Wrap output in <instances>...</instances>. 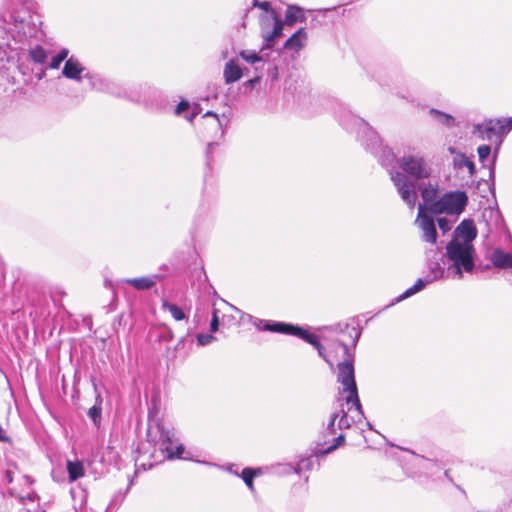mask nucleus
I'll return each instance as SVG.
<instances>
[{"instance_id": "3c124183", "label": "nucleus", "mask_w": 512, "mask_h": 512, "mask_svg": "<svg viewBox=\"0 0 512 512\" xmlns=\"http://www.w3.org/2000/svg\"><path fill=\"white\" fill-rule=\"evenodd\" d=\"M2 46V43H0V47Z\"/></svg>"}, {"instance_id": "423d86ee", "label": "nucleus", "mask_w": 512, "mask_h": 512, "mask_svg": "<svg viewBox=\"0 0 512 512\" xmlns=\"http://www.w3.org/2000/svg\"><path fill=\"white\" fill-rule=\"evenodd\" d=\"M91 90L112 95L118 98H127V89L118 81L96 71H87L84 74Z\"/></svg>"}, {"instance_id": "37998d69", "label": "nucleus", "mask_w": 512, "mask_h": 512, "mask_svg": "<svg viewBox=\"0 0 512 512\" xmlns=\"http://www.w3.org/2000/svg\"><path fill=\"white\" fill-rule=\"evenodd\" d=\"M4 481L7 484L12 483V481H13V472L11 470H6L5 471V473H4Z\"/></svg>"}, {"instance_id": "473e14b6", "label": "nucleus", "mask_w": 512, "mask_h": 512, "mask_svg": "<svg viewBox=\"0 0 512 512\" xmlns=\"http://www.w3.org/2000/svg\"><path fill=\"white\" fill-rule=\"evenodd\" d=\"M449 151H450L451 155H455L453 160H463V161H466V160H470V158L473 157L472 154H471V156H467L464 153L457 152L454 147H449Z\"/></svg>"}, {"instance_id": "2f4dec72", "label": "nucleus", "mask_w": 512, "mask_h": 512, "mask_svg": "<svg viewBox=\"0 0 512 512\" xmlns=\"http://www.w3.org/2000/svg\"><path fill=\"white\" fill-rule=\"evenodd\" d=\"M89 417L93 420V422L98 425L101 419V407L94 405L88 411Z\"/></svg>"}, {"instance_id": "39448f33", "label": "nucleus", "mask_w": 512, "mask_h": 512, "mask_svg": "<svg viewBox=\"0 0 512 512\" xmlns=\"http://www.w3.org/2000/svg\"><path fill=\"white\" fill-rule=\"evenodd\" d=\"M255 7L263 10V14L260 16L263 40L267 47H273L275 39L282 35L283 22L279 19L277 13L271 8V4L268 1L260 2L258 0H253L252 6L245 12L244 19Z\"/></svg>"}, {"instance_id": "f8f14e48", "label": "nucleus", "mask_w": 512, "mask_h": 512, "mask_svg": "<svg viewBox=\"0 0 512 512\" xmlns=\"http://www.w3.org/2000/svg\"><path fill=\"white\" fill-rule=\"evenodd\" d=\"M482 217L490 232L500 231L504 228V221L498 209L492 207L486 208L482 213Z\"/></svg>"}, {"instance_id": "6e6552de", "label": "nucleus", "mask_w": 512, "mask_h": 512, "mask_svg": "<svg viewBox=\"0 0 512 512\" xmlns=\"http://www.w3.org/2000/svg\"><path fill=\"white\" fill-rule=\"evenodd\" d=\"M264 329L272 331V332H278V333H283V334H290V335H294V336L300 337L301 339H303V340L307 341L308 343L312 344L318 350L319 355L321 357H323V359L326 362L330 363L328 361V359L326 358L325 354H324V348L320 344L317 336L308 333L307 331L303 330L302 328H300L298 326L291 325V324L274 323L272 325L266 324Z\"/></svg>"}, {"instance_id": "9b49d317", "label": "nucleus", "mask_w": 512, "mask_h": 512, "mask_svg": "<svg viewBox=\"0 0 512 512\" xmlns=\"http://www.w3.org/2000/svg\"><path fill=\"white\" fill-rule=\"evenodd\" d=\"M88 70L83 63L74 55L70 56L64 63L62 75L70 80L81 82Z\"/></svg>"}, {"instance_id": "e433bc0d", "label": "nucleus", "mask_w": 512, "mask_h": 512, "mask_svg": "<svg viewBox=\"0 0 512 512\" xmlns=\"http://www.w3.org/2000/svg\"><path fill=\"white\" fill-rule=\"evenodd\" d=\"M188 108H189V103L185 100H182L176 106L175 114L181 115L184 111L188 110Z\"/></svg>"}, {"instance_id": "ddd939ff", "label": "nucleus", "mask_w": 512, "mask_h": 512, "mask_svg": "<svg viewBox=\"0 0 512 512\" xmlns=\"http://www.w3.org/2000/svg\"><path fill=\"white\" fill-rule=\"evenodd\" d=\"M477 235V231L473 221L463 220L454 232L453 239H459L461 241H467L472 243Z\"/></svg>"}, {"instance_id": "49530a36", "label": "nucleus", "mask_w": 512, "mask_h": 512, "mask_svg": "<svg viewBox=\"0 0 512 512\" xmlns=\"http://www.w3.org/2000/svg\"><path fill=\"white\" fill-rule=\"evenodd\" d=\"M195 116H196V113H191L190 115L186 116V119L191 122Z\"/></svg>"}, {"instance_id": "c03bdc74", "label": "nucleus", "mask_w": 512, "mask_h": 512, "mask_svg": "<svg viewBox=\"0 0 512 512\" xmlns=\"http://www.w3.org/2000/svg\"><path fill=\"white\" fill-rule=\"evenodd\" d=\"M254 70L257 72V75L263 76L264 71H266V67L261 68V64L253 65Z\"/></svg>"}, {"instance_id": "5701e85b", "label": "nucleus", "mask_w": 512, "mask_h": 512, "mask_svg": "<svg viewBox=\"0 0 512 512\" xmlns=\"http://www.w3.org/2000/svg\"><path fill=\"white\" fill-rule=\"evenodd\" d=\"M47 56L48 55L46 50L40 45H36L35 47L29 49V57L34 63L41 65L46 63Z\"/></svg>"}, {"instance_id": "20e7f679", "label": "nucleus", "mask_w": 512, "mask_h": 512, "mask_svg": "<svg viewBox=\"0 0 512 512\" xmlns=\"http://www.w3.org/2000/svg\"><path fill=\"white\" fill-rule=\"evenodd\" d=\"M340 346L342 347L346 358L343 360V362L338 364L337 380L343 386L342 393H347L346 397L344 398L346 404H351L354 406L358 415L363 417L362 406L359 400L355 382L353 357L350 354L349 347L346 344L341 343Z\"/></svg>"}, {"instance_id": "de8ad7c7", "label": "nucleus", "mask_w": 512, "mask_h": 512, "mask_svg": "<svg viewBox=\"0 0 512 512\" xmlns=\"http://www.w3.org/2000/svg\"><path fill=\"white\" fill-rule=\"evenodd\" d=\"M44 75H45V70L41 69V72L37 74V78L40 80L43 78Z\"/></svg>"}, {"instance_id": "b1692460", "label": "nucleus", "mask_w": 512, "mask_h": 512, "mask_svg": "<svg viewBox=\"0 0 512 512\" xmlns=\"http://www.w3.org/2000/svg\"><path fill=\"white\" fill-rule=\"evenodd\" d=\"M201 119L204 121L203 125H209L211 128L216 130H222V122L219 119L218 115L212 111H207ZM223 131H221V134Z\"/></svg>"}, {"instance_id": "f704fd0d", "label": "nucleus", "mask_w": 512, "mask_h": 512, "mask_svg": "<svg viewBox=\"0 0 512 512\" xmlns=\"http://www.w3.org/2000/svg\"><path fill=\"white\" fill-rule=\"evenodd\" d=\"M214 339H215L214 336L209 335V334H198L197 335L198 343L202 346L211 343Z\"/></svg>"}, {"instance_id": "aec40b11", "label": "nucleus", "mask_w": 512, "mask_h": 512, "mask_svg": "<svg viewBox=\"0 0 512 512\" xmlns=\"http://www.w3.org/2000/svg\"><path fill=\"white\" fill-rule=\"evenodd\" d=\"M66 466L70 482H74L84 476V466L82 462L68 460Z\"/></svg>"}, {"instance_id": "8fccbe9b", "label": "nucleus", "mask_w": 512, "mask_h": 512, "mask_svg": "<svg viewBox=\"0 0 512 512\" xmlns=\"http://www.w3.org/2000/svg\"><path fill=\"white\" fill-rule=\"evenodd\" d=\"M490 164L489 169L491 170L493 168L494 161H491Z\"/></svg>"}, {"instance_id": "cd10ccee", "label": "nucleus", "mask_w": 512, "mask_h": 512, "mask_svg": "<svg viewBox=\"0 0 512 512\" xmlns=\"http://www.w3.org/2000/svg\"><path fill=\"white\" fill-rule=\"evenodd\" d=\"M343 399H338V402H339V407L341 408V413L342 415L340 416V419L338 421V428L339 429H348L351 427V422L349 421L348 419V415H347V412L343 409Z\"/></svg>"}, {"instance_id": "1a4fd4ad", "label": "nucleus", "mask_w": 512, "mask_h": 512, "mask_svg": "<svg viewBox=\"0 0 512 512\" xmlns=\"http://www.w3.org/2000/svg\"><path fill=\"white\" fill-rule=\"evenodd\" d=\"M432 215L429 207L419 204L415 225L422 231L423 241L435 244L437 242V230Z\"/></svg>"}, {"instance_id": "c756f323", "label": "nucleus", "mask_w": 512, "mask_h": 512, "mask_svg": "<svg viewBox=\"0 0 512 512\" xmlns=\"http://www.w3.org/2000/svg\"><path fill=\"white\" fill-rule=\"evenodd\" d=\"M265 67L267 78L270 79L271 82L277 80L279 76L277 65L266 59Z\"/></svg>"}, {"instance_id": "0eeeda50", "label": "nucleus", "mask_w": 512, "mask_h": 512, "mask_svg": "<svg viewBox=\"0 0 512 512\" xmlns=\"http://www.w3.org/2000/svg\"><path fill=\"white\" fill-rule=\"evenodd\" d=\"M468 197L463 191H453L444 194L438 201L429 206L431 214L459 215L467 205Z\"/></svg>"}, {"instance_id": "a19ab883", "label": "nucleus", "mask_w": 512, "mask_h": 512, "mask_svg": "<svg viewBox=\"0 0 512 512\" xmlns=\"http://www.w3.org/2000/svg\"><path fill=\"white\" fill-rule=\"evenodd\" d=\"M261 79V75H256L254 78L246 81L244 83V86L245 87H249V88H253L255 86L256 83H258Z\"/></svg>"}, {"instance_id": "f03ea898", "label": "nucleus", "mask_w": 512, "mask_h": 512, "mask_svg": "<svg viewBox=\"0 0 512 512\" xmlns=\"http://www.w3.org/2000/svg\"><path fill=\"white\" fill-rule=\"evenodd\" d=\"M396 171L390 170L391 180L396 186L402 200L413 208L416 204L417 194L415 185L410 178L421 179L430 175L425 162H398Z\"/></svg>"}, {"instance_id": "f3484780", "label": "nucleus", "mask_w": 512, "mask_h": 512, "mask_svg": "<svg viewBox=\"0 0 512 512\" xmlns=\"http://www.w3.org/2000/svg\"><path fill=\"white\" fill-rule=\"evenodd\" d=\"M306 37L307 34L305 30L303 28H300L286 40L284 47L287 49H294L298 51L304 46Z\"/></svg>"}, {"instance_id": "79ce46f5", "label": "nucleus", "mask_w": 512, "mask_h": 512, "mask_svg": "<svg viewBox=\"0 0 512 512\" xmlns=\"http://www.w3.org/2000/svg\"><path fill=\"white\" fill-rule=\"evenodd\" d=\"M69 51L66 48L61 49L56 55L63 62L68 59Z\"/></svg>"}, {"instance_id": "58836bf2", "label": "nucleus", "mask_w": 512, "mask_h": 512, "mask_svg": "<svg viewBox=\"0 0 512 512\" xmlns=\"http://www.w3.org/2000/svg\"><path fill=\"white\" fill-rule=\"evenodd\" d=\"M218 325H219V318L217 315V310L215 309L213 311V316H212V320H211V324H210L211 331L216 332L218 329Z\"/></svg>"}, {"instance_id": "c85d7f7f", "label": "nucleus", "mask_w": 512, "mask_h": 512, "mask_svg": "<svg viewBox=\"0 0 512 512\" xmlns=\"http://www.w3.org/2000/svg\"><path fill=\"white\" fill-rule=\"evenodd\" d=\"M260 474L259 471L257 470H252L250 468H245L243 471H242V478L245 482V484L250 488V489H253V478Z\"/></svg>"}, {"instance_id": "6ab92c4d", "label": "nucleus", "mask_w": 512, "mask_h": 512, "mask_svg": "<svg viewBox=\"0 0 512 512\" xmlns=\"http://www.w3.org/2000/svg\"><path fill=\"white\" fill-rule=\"evenodd\" d=\"M160 440L162 441V444L164 446V449L168 452L169 454V458H173V457H181L183 451H184V448L182 445H179L177 448H176V452L173 451L172 447H171V444H172V441H171V435H170V432L169 431H162L161 432V435H160Z\"/></svg>"}, {"instance_id": "bb28decb", "label": "nucleus", "mask_w": 512, "mask_h": 512, "mask_svg": "<svg viewBox=\"0 0 512 512\" xmlns=\"http://www.w3.org/2000/svg\"><path fill=\"white\" fill-rule=\"evenodd\" d=\"M421 195L424 202L427 204L426 206L429 207L432 203L435 202L434 200L437 195V190L432 186L424 187L422 189Z\"/></svg>"}, {"instance_id": "c9c22d12", "label": "nucleus", "mask_w": 512, "mask_h": 512, "mask_svg": "<svg viewBox=\"0 0 512 512\" xmlns=\"http://www.w3.org/2000/svg\"><path fill=\"white\" fill-rule=\"evenodd\" d=\"M345 441V436L343 434L339 435L336 440H335V444H333L332 446L328 447L324 452L325 453H329V452H332L333 450H335L337 447H339L340 445H342Z\"/></svg>"}, {"instance_id": "f257e3e1", "label": "nucleus", "mask_w": 512, "mask_h": 512, "mask_svg": "<svg viewBox=\"0 0 512 512\" xmlns=\"http://www.w3.org/2000/svg\"><path fill=\"white\" fill-rule=\"evenodd\" d=\"M339 123L349 132L356 133L365 149L382 160H416L411 155L397 158L393 150L384 144L379 134L362 118L351 111L342 109L338 113Z\"/></svg>"}, {"instance_id": "393cba45", "label": "nucleus", "mask_w": 512, "mask_h": 512, "mask_svg": "<svg viewBox=\"0 0 512 512\" xmlns=\"http://www.w3.org/2000/svg\"><path fill=\"white\" fill-rule=\"evenodd\" d=\"M162 307L163 309L169 311L176 321H181L186 318L185 313L175 304L163 301Z\"/></svg>"}, {"instance_id": "4c0bfd02", "label": "nucleus", "mask_w": 512, "mask_h": 512, "mask_svg": "<svg viewBox=\"0 0 512 512\" xmlns=\"http://www.w3.org/2000/svg\"><path fill=\"white\" fill-rule=\"evenodd\" d=\"M339 417V412H334L332 415H331V418H330V421L328 423V426H327V429L329 430L330 434H334L335 433V421L336 419Z\"/></svg>"}, {"instance_id": "4be33fe9", "label": "nucleus", "mask_w": 512, "mask_h": 512, "mask_svg": "<svg viewBox=\"0 0 512 512\" xmlns=\"http://www.w3.org/2000/svg\"><path fill=\"white\" fill-rule=\"evenodd\" d=\"M438 278L437 275H435L433 278H426L424 279H418L416 283L407 289L400 297L399 300L405 299L419 291H421L428 283H431L434 279Z\"/></svg>"}, {"instance_id": "a211bd4d", "label": "nucleus", "mask_w": 512, "mask_h": 512, "mask_svg": "<svg viewBox=\"0 0 512 512\" xmlns=\"http://www.w3.org/2000/svg\"><path fill=\"white\" fill-rule=\"evenodd\" d=\"M306 20L304 11L298 6H288L285 14V23L294 24L296 22H304Z\"/></svg>"}, {"instance_id": "4468645a", "label": "nucleus", "mask_w": 512, "mask_h": 512, "mask_svg": "<svg viewBox=\"0 0 512 512\" xmlns=\"http://www.w3.org/2000/svg\"><path fill=\"white\" fill-rule=\"evenodd\" d=\"M265 48H268L266 46V43L264 44V47L260 50V52H256L255 50H242L239 55L243 60H245L252 66L261 64V68H264L267 56L266 53H263Z\"/></svg>"}, {"instance_id": "a878e982", "label": "nucleus", "mask_w": 512, "mask_h": 512, "mask_svg": "<svg viewBox=\"0 0 512 512\" xmlns=\"http://www.w3.org/2000/svg\"><path fill=\"white\" fill-rule=\"evenodd\" d=\"M495 123H497V129L503 141L504 136L512 129V118L498 119Z\"/></svg>"}, {"instance_id": "7ed1b4c3", "label": "nucleus", "mask_w": 512, "mask_h": 512, "mask_svg": "<svg viewBox=\"0 0 512 512\" xmlns=\"http://www.w3.org/2000/svg\"><path fill=\"white\" fill-rule=\"evenodd\" d=\"M448 260L447 277L461 279L463 272L470 273L474 268L475 249L472 243L452 239L446 246Z\"/></svg>"}, {"instance_id": "412c9836", "label": "nucleus", "mask_w": 512, "mask_h": 512, "mask_svg": "<svg viewBox=\"0 0 512 512\" xmlns=\"http://www.w3.org/2000/svg\"><path fill=\"white\" fill-rule=\"evenodd\" d=\"M429 113L434 120H436L438 123L442 125H445L447 127H452L455 125V119L450 114L444 113L436 109H431Z\"/></svg>"}, {"instance_id": "09e8293b", "label": "nucleus", "mask_w": 512, "mask_h": 512, "mask_svg": "<svg viewBox=\"0 0 512 512\" xmlns=\"http://www.w3.org/2000/svg\"><path fill=\"white\" fill-rule=\"evenodd\" d=\"M27 483H32V479L29 476L24 477Z\"/></svg>"}, {"instance_id": "2eb2a0df", "label": "nucleus", "mask_w": 512, "mask_h": 512, "mask_svg": "<svg viewBox=\"0 0 512 512\" xmlns=\"http://www.w3.org/2000/svg\"><path fill=\"white\" fill-rule=\"evenodd\" d=\"M223 76L226 84L238 81L242 77V70L233 60H229L224 67Z\"/></svg>"}, {"instance_id": "dca6fc26", "label": "nucleus", "mask_w": 512, "mask_h": 512, "mask_svg": "<svg viewBox=\"0 0 512 512\" xmlns=\"http://www.w3.org/2000/svg\"><path fill=\"white\" fill-rule=\"evenodd\" d=\"M157 280L158 276L153 275L149 277L126 279L125 282L133 286L137 290H148L156 284Z\"/></svg>"}, {"instance_id": "72a5a7b5", "label": "nucleus", "mask_w": 512, "mask_h": 512, "mask_svg": "<svg viewBox=\"0 0 512 512\" xmlns=\"http://www.w3.org/2000/svg\"><path fill=\"white\" fill-rule=\"evenodd\" d=\"M439 228L445 233L449 231L452 227L451 222L444 217L438 218L437 220Z\"/></svg>"}, {"instance_id": "ea45409f", "label": "nucleus", "mask_w": 512, "mask_h": 512, "mask_svg": "<svg viewBox=\"0 0 512 512\" xmlns=\"http://www.w3.org/2000/svg\"><path fill=\"white\" fill-rule=\"evenodd\" d=\"M61 63L62 61L57 57V55H55L49 63V68L58 69Z\"/></svg>"}, {"instance_id": "9d476101", "label": "nucleus", "mask_w": 512, "mask_h": 512, "mask_svg": "<svg viewBox=\"0 0 512 512\" xmlns=\"http://www.w3.org/2000/svg\"><path fill=\"white\" fill-rule=\"evenodd\" d=\"M472 134L475 137L481 140H487L494 145L492 160H496L499 148L502 144L501 136L497 129V123H495L494 120H487L484 123L476 124L473 127Z\"/></svg>"}, {"instance_id": "a18cd8bd", "label": "nucleus", "mask_w": 512, "mask_h": 512, "mask_svg": "<svg viewBox=\"0 0 512 512\" xmlns=\"http://www.w3.org/2000/svg\"><path fill=\"white\" fill-rule=\"evenodd\" d=\"M460 163L464 164L468 168L471 175L474 173V169H475L474 162H460Z\"/></svg>"}, {"instance_id": "7c9ffc66", "label": "nucleus", "mask_w": 512, "mask_h": 512, "mask_svg": "<svg viewBox=\"0 0 512 512\" xmlns=\"http://www.w3.org/2000/svg\"><path fill=\"white\" fill-rule=\"evenodd\" d=\"M477 153L479 156V160H485L491 153H494V145H492L491 143L480 145L477 148Z\"/></svg>"}]
</instances>
